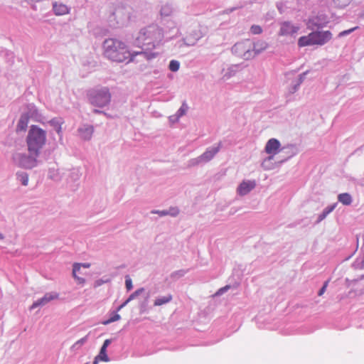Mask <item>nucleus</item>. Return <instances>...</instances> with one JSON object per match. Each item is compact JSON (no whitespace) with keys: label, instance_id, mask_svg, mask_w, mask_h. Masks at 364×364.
I'll list each match as a JSON object with an SVG mask.
<instances>
[{"label":"nucleus","instance_id":"f257e3e1","mask_svg":"<svg viewBox=\"0 0 364 364\" xmlns=\"http://www.w3.org/2000/svg\"><path fill=\"white\" fill-rule=\"evenodd\" d=\"M46 142V132L36 125H31L26 137L29 156L18 154L17 159L21 166L31 168L36 164V157Z\"/></svg>","mask_w":364,"mask_h":364},{"label":"nucleus","instance_id":"4468645a","mask_svg":"<svg viewBox=\"0 0 364 364\" xmlns=\"http://www.w3.org/2000/svg\"><path fill=\"white\" fill-rule=\"evenodd\" d=\"M29 117L27 114H23L19 119L18 124L16 126V131L21 132L25 131L28 127Z\"/></svg>","mask_w":364,"mask_h":364},{"label":"nucleus","instance_id":"9b49d317","mask_svg":"<svg viewBox=\"0 0 364 364\" xmlns=\"http://www.w3.org/2000/svg\"><path fill=\"white\" fill-rule=\"evenodd\" d=\"M54 13L57 16H61L68 14V7L63 4L55 2L53 6Z\"/></svg>","mask_w":364,"mask_h":364},{"label":"nucleus","instance_id":"dca6fc26","mask_svg":"<svg viewBox=\"0 0 364 364\" xmlns=\"http://www.w3.org/2000/svg\"><path fill=\"white\" fill-rule=\"evenodd\" d=\"M338 200L345 205H349L352 203V198L348 193H341L338 196Z\"/></svg>","mask_w":364,"mask_h":364},{"label":"nucleus","instance_id":"4be33fe9","mask_svg":"<svg viewBox=\"0 0 364 364\" xmlns=\"http://www.w3.org/2000/svg\"><path fill=\"white\" fill-rule=\"evenodd\" d=\"M351 0H334L335 4L339 8H344L350 3Z\"/></svg>","mask_w":364,"mask_h":364},{"label":"nucleus","instance_id":"aec40b11","mask_svg":"<svg viewBox=\"0 0 364 364\" xmlns=\"http://www.w3.org/2000/svg\"><path fill=\"white\" fill-rule=\"evenodd\" d=\"M18 178L23 186H27L28 183V176L25 173L18 174Z\"/></svg>","mask_w":364,"mask_h":364},{"label":"nucleus","instance_id":"2f4dec72","mask_svg":"<svg viewBox=\"0 0 364 364\" xmlns=\"http://www.w3.org/2000/svg\"><path fill=\"white\" fill-rule=\"evenodd\" d=\"M168 212L169 213L168 215H171L173 216H176V215H178L179 211H178V208H172Z\"/></svg>","mask_w":364,"mask_h":364},{"label":"nucleus","instance_id":"f704fd0d","mask_svg":"<svg viewBox=\"0 0 364 364\" xmlns=\"http://www.w3.org/2000/svg\"><path fill=\"white\" fill-rule=\"evenodd\" d=\"M129 302V301L127 299V300H126V301H125L122 304H121V305L119 306V308H118L117 311L121 310V309H122V308H124V306H126Z\"/></svg>","mask_w":364,"mask_h":364},{"label":"nucleus","instance_id":"7ed1b4c3","mask_svg":"<svg viewBox=\"0 0 364 364\" xmlns=\"http://www.w3.org/2000/svg\"><path fill=\"white\" fill-rule=\"evenodd\" d=\"M104 49L105 55L112 61L123 62L129 57V52L124 43L115 39L106 40Z\"/></svg>","mask_w":364,"mask_h":364},{"label":"nucleus","instance_id":"7c9ffc66","mask_svg":"<svg viewBox=\"0 0 364 364\" xmlns=\"http://www.w3.org/2000/svg\"><path fill=\"white\" fill-rule=\"evenodd\" d=\"M328 281L325 282V283L323 284V287H321V289L318 291V296H322L325 293V291L326 290V288L328 287Z\"/></svg>","mask_w":364,"mask_h":364},{"label":"nucleus","instance_id":"2eb2a0df","mask_svg":"<svg viewBox=\"0 0 364 364\" xmlns=\"http://www.w3.org/2000/svg\"><path fill=\"white\" fill-rule=\"evenodd\" d=\"M109 360L107 355V349L101 348L99 354L95 358L93 364H98L100 361L108 362Z\"/></svg>","mask_w":364,"mask_h":364},{"label":"nucleus","instance_id":"0eeeda50","mask_svg":"<svg viewBox=\"0 0 364 364\" xmlns=\"http://www.w3.org/2000/svg\"><path fill=\"white\" fill-rule=\"evenodd\" d=\"M299 28L291 24L289 22H284L281 25L279 35L280 36H294L299 31Z\"/></svg>","mask_w":364,"mask_h":364},{"label":"nucleus","instance_id":"b1692460","mask_svg":"<svg viewBox=\"0 0 364 364\" xmlns=\"http://www.w3.org/2000/svg\"><path fill=\"white\" fill-rule=\"evenodd\" d=\"M250 31H251L252 33H253L255 35H257V34L262 33V28L259 25H253V26H251Z\"/></svg>","mask_w":364,"mask_h":364},{"label":"nucleus","instance_id":"c9c22d12","mask_svg":"<svg viewBox=\"0 0 364 364\" xmlns=\"http://www.w3.org/2000/svg\"><path fill=\"white\" fill-rule=\"evenodd\" d=\"M229 288H230V287H229V286H226V287H223V288H221V289L218 291V294H221V293L224 292L225 291H226L227 289H228Z\"/></svg>","mask_w":364,"mask_h":364},{"label":"nucleus","instance_id":"9d476101","mask_svg":"<svg viewBox=\"0 0 364 364\" xmlns=\"http://www.w3.org/2000/svg\"><path fill=\"white\" fill-rule=\"evenodd\" d=\"M81 267H83L85 268H89L90 267V263H83V264L75 263L73 264V276L78 284H84L85 283V279L84 278L80 277L77 275V272L80 271Z\"/></svg>","mask_w":364,"mask_h":364},{"label":"nucleus","instance_id":"f03ea898","mask_svg":"<svg viewBox=\"0 0 364 364\" xmlns=\"http://www.w3.org/2000/svg\"><path fill=\"white\" fill-rule=\"evenodd\" d=\"M164 38L161 28L156 25H149L142 28L135 38V43L139 47L146 46L147 49L154 48Z\"/></svg>","mask_w":364,"mask_h":364},{"label":"nucleus","instance_id":"6ab92c4d","mask_svg":"<svg viewBox=\"0 0 364 364\" xmlns=\"http://www.w3.org/2000/svg\"><path fill=\"white\" fill-rule=\"evenodd\" d=\"M267 48V43L264 41H258L254 43L253 50L256 53H259Z\"/></svg>","mask_w":364,"mask_h":364},{"label":"nucleus","instance_id":"72a5a7b5","mask_svg":"<svg viewBox=\"0 0 364 364\" xmlns=\"http://www.w3.org/2000/svg\"><path fill=\"white\" fill-rule=\"evenodd\" d=\"M111 343V340L109 339H106L105 341H104V343L102 345V346L101 348H104L105 349H107V346Z\"/></svg>","mask_w":364,"mask_h":364},{"label":"nucleus","instance_id":"6e6552de","mask_svg":"<svg viewBox=\"0 0 364 364\" xmlns=\"http://www.w3.org/2000/svg\"><path fill=\"white\" fill-rule=\"evenodd\" d=\"M58 298V294L57 293H47L44 295L43 297L33 302V304L31 306V309H33L39 306H44L50 301L56 299Z\"/></svg>","mask_w":364,"mask_h":364},{"label":"nucleus","instance_id":"ddd939ff","mask_svg":"<svg viewBox=\"0 0 364 364\" xmlns=\"http://www.w3.org/2000/svg\"><path fill=\"white\" fill-rule=\"evenodd\" d=\"M173 299V296L171 294H168L163 296L157 297L154 301V305L155 306H159L169 303Z\"/></svg>","mask_w":364,"mask_h":364},{"label":"nucleus","instance_id":"4c0bfd02","mask_svg":"<svg viewBox=\"0 0 364 364\" xmlns=\"http://www.w3.org/2000/svg\"><path fill=\"white\" fill-rule=\"evenodd\" d=\"M4 238V236L2 235V234L0 233V239H3Z\"/></svg>","mask_w":364,"mask_h":364},{"label":"nucleus","instance_id":"393cba45","mask_svg":"<svg viewBox=\"0 0 364 364\" xmlns=\"http://www.w3.org/2000/svg\"><path fill=\"white\" fill-rule=\"evenodd\" d=\"M87 336L78 340L76 341L71 347L72 349H75L81 346H82L87 341Z\"/></svg>","mask_w":364,"mask_h":364},{"label":"nucleus","instance_id":"473e14b6","mask_svg":"<svg viewBox=\"0 0 364 364\" xmlns=\"http://www.w3.org/2000/svg\"><path fill=\"white\" fill-rule=\"evenodd\" d=\"M152 213H154V214H159V215L161 216H164V215H168V212L166 211V210H164V211H159V210H153L151 211Z\"/></svg>","mask_w":364,"mask_h":364},{"label":"nucleus","instance_id":"c756f323","mask_svg":"<svg viewBox=\"0 0 364 364\" xmlns=\"http://www.w3.org/2000/svg\"><path fill=\"white\" fill-rule=\"evenodd\" d=\"M356 28H357V27H354L350 29L343 31L338 34V37H343L346 35H348V34L350 33L351 32H353V31H355Z\"/></svg>","mask_w":364,"mask_h":364},{"label":"nucleus","instance_id":"39448f33","mask_svg":"<svg viewBox=\"0 0 364 364\" xmlns=\"http://www.w3.org/2000/svg\"><path fill=\"white\" fill-rule=\"evenodd\" d=\"M89 102L95 107H103L111 101V94L107 87L90 90L87 92Z\"/></svg>","mask_w":364,"mask_h":364},{"label":"nucleus","instance_id":"5701e85b","mask_svg":"<svg viewBox=\"0 0 364 364\" xmlns=\"http://www.w3.org/2000/svg\"><path fill=\"white\" fill-rule=\"evenodd\" d=\"M179 63L176 60H171L169 63V69L173 71L176 72L179 69Z\"/></svg>","mask_w":364,"mask_h":364},{"label":"nucleus","instance_id":"c85d7f7f","mask_svg":"<svg viewBox=\"0 0 364 364\" xmlns=\"http://www.w3.org/2000/svg\"><path fill=\"white\" fill-rule=\"evenodd\" d=\"M335 208V205H331V207L327 208L323 213L322 215H321V220L324 218L329 213L333 211V210Z\"/></svg>","mask_w":364,"mask_h":364},{"label":"nucleus","instance_id":"bb28decb","mask_svg":"<svg viewBox=\"0 0 364 364\" xmlns=\"http://www.w3.org/2000/svg\"><path fill=\"white\" fill-rule=\"evenodd\" d=\"M125 285H126V288L128 291H130L133 287L132 281L131 278L129 277V276H126Z\"/></svg>","mask_w":364,"mask_h":364},{"label":"nucleus","instance_id":"20e7f679","mask_svg":"<svg viewBox=\"0 0 364 364\" xmlns=\"http://www.w3.org/2000/svg\"><path fill=\"white\" fill-rule=\"evenodd\" d=\"M331 38L332 33L329 31L311 32L308 36L300 37L298 45L299 47L311 45L321 46L329 41Z\"/></svg>","mask_w":364,"mask_h":364},{"label":"nucleus","instance_id":"cd10ccee","mask_svg":"<svg viewBox=\"0 0 364 364\" xmlns=\"http://www.w3.org/2000/svg\"><path fill=\"white\" fill-rule=\"evenodd\" d=\"M144 291V289L143 288H141L136 291H135L134 293H132L129 297L127 299V300L129 301L133 300L134 298H136V296H137L139 294H141V292H143Z\"/></svg>","mask_w":364,"mask_h":364},{"label":"nucleus","instance_id":"e433bc0d","mask_svg":"<svg viewBox=\"0 0 364 364\" xmlns=\"http://www.w3.org/2000/svg\"><path fill=\"white\" fill-rule=\"evenodd\" d=\"M58 133L59 134L60 132V127H59L57 130Z\"/></svg>","mask_w":364,"mask_h":364},{"label":"nucleus","instance_id":"a878e982","mask_svg":"<svg viewBox=\"0 0 364 364\" xmlns=\"http://www.w3.org/2000/svg\"><path fill=\"white\" fill-rule=\"evenodd\" d=\"M188 109V105L186 103H183L182 106L180 107V109L178 111V117H181L186 114Z\"/></svg>","mask_w":364,"mask_h":364},{"label":"nucleus","instance_id":"423d86ee","mask_svg":"<svg viewBox=\"0 0 364 364\" xmlns=\"http://www.w3.org/2000/svg\"><path fill=\"white\" fill-rule=\"evenodd\" d=\"M280 146L281 144L277 139L272 138L268 140L264 150L267 154L272 155L268 158L269 160H272L273 156L279 152Z\"/></svg>","mask_w":364,"mask_h":364},{"label":"nucleus","instance_id":"1a4fd4ad","mask_svg":"<svg viewBox=\"0 0 364 364\" xmlns=\"http://www.w3.org/2000/svg\"><path fill=\"white\" fill-rule=\"evenodd\" d=\"M255 187V181H247L242 182L239 187L237 188V193L244 196L248 193L251 190H252Z\"/></svg>","mask_w":364,"mask_h":364},{"label":"nucleus","instance_id":"f3484780","mask_svg":"<svg viewBox=\"0 0 364 364\" xmlns=\"http://www.w3.org/2000/svg\"><path fill=\"white\" fill-rule=\"evenodd\" d=\"M218 148H213L210 150H208L201 156L200 158L203 161H209L215 155L216 153H218Z\"/></svg>","mask_w":364,"mask_h":364},{"label":"nucleus","instance_id":"f8f14e48","mask_svg":"<svg viewBox=\"0 0 364 364\" xmlns=\"http://www.w3.org/2000/svg\"><path fill=\"white\" fill-rule=\"evenodd\" d=\"M125 7L122 5H118L114 8V10L112 13V16L114 18L119 22L122 21L125 16Z\"/></svg>","mask_w":364,"mask_h":364},{"label":"nucleus","instance_id":"412c9836","mask_svg":"<svg viewBox=\"0 0 364 364\" xmlns=\"http://www.w3.org/2000/svg\"><path fill=\"white\" fill-rule=\"evenodd\" d=\"M121 318V316L119 314L115 313L108 320L103 322V324L107 325L110 323L119 321Z\"/></svg>","mask_w":364,"mask_h":364},{"label":"nucleus","instance_id":"a211bd4d","mask_svg":"<svg viewBox=\"0 0 364 364\" xmlns=\"http://www.w3.org/2000/svg\"><path fill=\"white\" fill-rule=\"evenodd\" d=\"M79 132H80L82 138L85 139H89L93 133V128L92 127H87L84 129H79Z\"/></svg>","mask_w":364,"mask_h":364}]
</instances>
